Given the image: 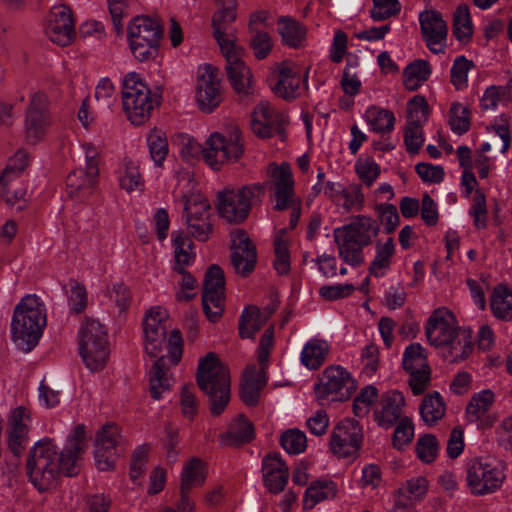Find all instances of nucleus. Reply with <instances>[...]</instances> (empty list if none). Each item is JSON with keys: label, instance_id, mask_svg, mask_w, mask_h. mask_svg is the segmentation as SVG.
<instances>
[{"label": "nucleus", "instance_id": "50", "mask_svg": "<svg viewBox=\"0 0 512 512\" xmlns=\"http://www.w3.org/2000/svg\"><path fill=\"white\" fill-rule=\"evenodd\" d=\"M471 126V113L467 106L455 102L450 107V130L458 135L466 133Z\"/></svg>", "mask_w": 512, "mask_h": 512}, {"label": "nucleus", "instance_id": "45", "mask_svg": "<svg viewBox=\"0 0 512 512\" xmlns=\"http://www.w3.org/2000/svg\"><path fill=\"white\" fill-rule=\"evenodd\" d=\"M150 394L154 400H159L162 394L170 390V382L167 377L164 357H158L150 371Z\"/></svg>", "mask_w": 512, "mask_h": 512}, {"label": "nucleus", "instance_id": "29", "mask_svg": "<svg viewBox=\"0 0 512 512\" xmlns=\"http://www.w3.org/2000/svg\"><path fill=\"white\" fill-rule=\"evenodd\" d=\"M255 437L253 424L240 415L229 426L225 433L219 435V443L224 447H240L251 442Z\"/></svg>", "mask_w": 512, "mask_h": 512}, {"label": "nucleus", "instance_id": "14", "mask_svg": "<svg viewBox=\"0 0 512 512\" xmlns=\"http://www.w3.org/2000/svg\"><path fill=\"white\" fill-rule=\"evenodd\" d=\"M196 100L205 113H211L222 101L219 69L211 64H204L198 69Z\"/></svg>", "mask_w": 512, "mask_h": 512}, {"label": "nucleus", "instance_id": "59", "mask_svg": "<svg viewBox=\"0 0 512 512\" xmlns=\"http://www.w3.org/2000/svg\"><path fill=\"white\" fill-rule=\"evenodd\" d=\"M428 108L425 97L415 95L407 103V122L423 124L428 118Z\"/></svg>", "mask_w": 512, "mask_h": 512}, {"label": "nucleus", "instance_id": "26", "mask_svg": "<svg viewBox=\"0 0 512 512\" xmlns=\"http://www.w3.org/2000/svg\"><path fill=\"white\" fill-rule=\"evenodd\" d=\"M236 13L216 11L212 17L213 36L221 52L238 47L236 45L235 28L233 22Z\"/></svg>", "mask_w": 512, "mask_h": 512}, {"label": "nucleus", "instance_id": "46", "mask_svg": "<svg viewBox=\"0 0 512 512\" xmlns=\"http://www.w3.org/2000/svg\"><path fill=\"white\" fill-rule=\"evenodd\" d=\"M367 123L376 133H389L394 129L395 116L393 112L372 106L365 113Z\"/></svg>", "mask_w": 512, "mask_h": 512}, {"label": "nucleus", "instance_id": "32", "mask_svg": "<svg viewBox=\"0 0 512 512\" xmlns=\"http://www.w3.org/2000/svg\"><path fill=\"white\" fill-rule=\"evenodd\" d=\"M278 117L269 102H260L252 113L251 127L253 132L261 138L271 137L275 124L279 123Z\"/></svg>", "mask_w": 512, "mask_h": 512}, {"label": "nucleus", "instance_id": "28", "mask_svg": "<svg viewBox=\"0 0 512 512\" xmlns=\"http://www.w3.org/2000/svg\"><path fill=\"white\" fill-rule=\"evenodd\" d=\"M267 379L263 368L257 369L255 365L246 368L240 388V398L248 406H255L260 397L261 389L266 385Z\"/></svg>", "mask_w": 512, "mask_h": 512}, {"label": "nucleus", "instance_id": "38", "mask_svg": "<svg viewBox=\"0 0 512 512\" xmlns=\"http://www.w3.org/2000/svg\"><path fill=\"white\" fill-rule=\"evenodd\" d=\"M429 489V482L423 476L413 477L406 480L395 493V497L414 505L422 501Z\"/></svg>", "mask_w": 512, "mask_h": 512}, {"label": "nucleus", "instance_id": "42", "mask_svg": "<svg viewBox=\"0 0 512 512\" xmlns=\"http://www.w3.org/2000/svg\"><path fill=\"white\" fill-rule=\"evenodd\" d=\"M490 307L495 317L512 319V292L506 286H496L491 295Z\"/></svg>", "mask_w": 512, "mask_h": 512}, {"label": "nucleus", "instance_id": "4", "mask_svg": "<svg viewBox=\"0 0 512 512\" xmlns=\"http://www.w3.org/2000/svg\"><path fill=\"white\" fill-rule=\"evenodd\" d=\"M196 383L209 398L211 414L223 413L230 401V373L215 353L209 352L200 359Z\"/></svg>", "mask_w": 512, "mask_h": 512}, {"label": "nucleus", "instance_id": "62", "mask_svg": "<svg viewBox=\"0 0 512 512\" xmlns=\"http://www.w3.org/2000/svg\"><path fill=\"white\" fill-rule=\"evenodd\" d=\"M149 450V445L143 444L138 446L133 452L130 462V479L134 483H137V480L145 473Z\"/></svg>", "mask_w": 512, "mask_h": 512}, {"label": "nucleus", "instance_id": "10", "mask_svg": "<svg viewBox=\"0 0 512 512\" xmlns=\"http://www.w3.org/2000/svg\"><path fill=\"white\" fill-rule=\"evenodd\" d=\"M364 440L362 426L358 421L345 418L332 429L329 448L339 459H355Z\"/></svg>", "mask_w": 512, "mask_h": 512}, {"label": "nucleus", "instance_id": "55", "mask_svg": "<svg viewBox=\"0 0 512 512\" xmlns=\"http://www.w3.org/2000/svg\"><path fill=\"white\" fill-rule=\"evenodd\" d=\"M26 191L23 188H16L11 179L2 180L0 178V196L10 206H16L17 210H23L26 207Z\"/></svg>", "mask_w": 512, "mask_h": 512}, {"label": "nucleus", "instance_id": "44", "mask_svg": "<svg viewBox=\"0 0 512 512\" xmlns=\"http://www.w3.org/2000/svg\"><path fill=\"white\" fill-rule=\"evenodd\" d=\"M264 320L261 318L260 310L257 306H247L239 318V335L242 339H253L255 334L261 329Z\"/></svg>", "mask_w": 512, "mask_h": 512}, {"label": "nucleus", "instance_id": "49", "mask_svg": "<svg viewBox=\"0 0 512 512\" xmlns=\"http://www.w3.org/2000/svg\"><path fill=\"white\" fill-rule=\"evenodd\" d=\"M474 66V62L468 60L463 55L455 58L452 68L450 69V78L456 90H464L467 88L468 73Z\"/></svg>", "mask_w": 512, "mask_h": 512}, {"label": "nucleus", "instance_id": "34", "mask_svg": "<svg viewBox=\"0 0 512 512\" xmlns=\"http://www.w3.org/2000/svg\"><path fill=\"white\" fill-rule=\"evenodd\" d=\"M301 78L294 68L282 65L277 74V82L272 87L273 92L285 100H293L298 96Z\"/></svg>", "mask_w": 512, "mask_h": 512}, {"label": "nucleus", "instance_id": "23", "mask_svg": "<svg viewBox=\"0 0 512 512\" xmlns=\"http://www.w3.org/2000/svg\"><path fill=\"white\" fill-rule=\"evenodd\" d=\"M262 476L265 487L272 493L284 490L289 469L278 452H270L262 459Z\"/></svg>", "mask_w": 512, "mask_h": 512}, {"label": "nucleus", "instance_id": "53", "mask_svg": "<svg viewBox=\"0 0 512 512\" xmlns=\"http://www.w3.org/2000/svg\"><path fill=\"white\" fill-rule=\"evenodd\" d=\"M280 445L291 455L303 453L307 447V438L299 429H288L280 437Z\"/></svg>", "mask_w": 512, "mask_h": 512}, {"label": "nucleus", "instance_id": "7", "mask_svg": "<svg viewBox=\"0 0 512 512\" xmlns=\"http://www.w3.org/2000/svg\"><path fill=\"white\" fill-rule=\"evenodd\" d=\"M79 355L92 372L102 370L109 356L108 333L103 324L86 318L78 331Z\"/></svg>", "mask_w": 512, "mask_h": 512}, {"label": "nucleus", "instance_id": "21", "mask_svg": "<svg viewBox=\"0 0 512 512\" xmlns=\"http://www.w3.org/2000/svg\"><path fill=\"white\" fill-rule=\"evenodd\" d=\"M119 437V428L115 424H106L97 433L94 456L99 470L108 471L114 467Z\"/></svg>", "mask_w": 512, "mask_h": 512}, {"label": "nucleus", "instance_id": "39", "mask_svg": "<svg viewBox=\"0 0 512 512\" xmlns=\"http://www.w3.org/2000/svg\"><path fill=\"white\" fill-rule=\"evenodd\" d=\"M394 254L395 243L393 238H388L384 243L377 242L375 245V257L368 269L369 274L375 277L384 276L391 266Z\"/></svg>", "mask_w": 512, "mask_h": 512}, {"label": "nucleus", "instance_id": "25", "mask_svg": "<svg viewBox=\"0 0 512 512\" xmlns=\"http://www.w3.org/2000/svg\"><path fill=\"white\" fill-rule=\"evenodd\" d=\"M404 404L405 398L400 391H387L381 396L380 409L374 412L375 421L383 428L392 427L401 417Z\"/></svg>", "mask_w": 512, "mask_h": 512}, {"label": "nucleus", "instance_id": "48", "mask_svg": "<svg viewBox=\"0 0 512 512\" xmlns=\"http://www.w3.org/2000/svg\"><path fill=\"white\" fill-rule=\"evenodd\" d=\"M493 402L494 393L489 389L474 394L466 407L467 417L470 421L479 420L489 410Z\"/></svg>", "mask_w": 512, "mask_h": 512}, {"label": "nucleus", "instance_id": "37", "mask_svg": "<svg viewBox=\"0 0 512 512\" xmlns=\"http://www.w3.org/2000/svg\"><path fill=\"white\" fill-rule=\"evenodd\" d=\"M330 346L323 339L313 338L303 347L301 363L310 370L318 369L326 360Z\"/></svg>", "mask_w": 512, "mask_h": 512}, {"label": "nucleus", "instance_id": "57", "mask_svg": "<svg viewBox=\"0 0 512 512\" xmlns=\"http://www.w3.org/2000/svg\"><path fill=\"white\" fill-rule=\"evenodd\" d=\"M119 183L122 189L127 192L134 190H142L144 183L142 176L139 172V167L131 160H125L124 162V173L119 179Z\"/></svg>", "mask_w": 512, "mask_h": 512}, {"label": "nucleus", "instance_id": "3", "mask_svg": "<svg viewBox=\"0 0 512 512\" xmlns=\"http://www.w3.org/2000/svg\"><path fill=\"white\" fill-rule=\"evenodd\" d=\"M377 222L366 215L352 217L350 223L333 230L339 258L352 267L364 263V248L373 243L379 234Z\"/></svg>", "mask_w": 512, "mask_h": 512}, {"label": "nucleus", "instance_id": "40", "mask_svg": "<svg viewBox=\"0 0 512 512\" xmlns=\"http://www.w3.org/2000/svg\"><path fill=\"white\" fill-rule=\"evenodd\" d=\"M453 35L462 44H467L472 38L473 23L467 4H460L454 12Z\"/></svg>", "mask_w": 512, "mask_h": 512}, {"label": "nucleus", "instance_id": "41", "mask_svg": "<svg viewBox=\"0 0 512 512\" xmlns=\"http://www.w3.org/2000/svg\"><path fill=\"white\" fill-rule=\"evenodd\" d=\"M431 73L430 66L425 60H415L410 63L403 71V83L406 89L410 91L417 90Z\"/></svg>", "mask_w": 512, "mask_h": 512}, {"label": "nucleus", "instance_id": "61", "mask_svg": "<svg viewBox=\"0 0 512 512\" xmlns=\"http://www.w3.org/2000/svg\"><path fill=\"white\" fill-rule=\"evenodd\" d=\"M181 412L185 418L192 420L198 413L199 401L192 383L183 385L180 394Z\"/></svg>", "mask_w": 512, "mask_h": 512}, {"label": "nucleus", "instance_id": "43", "mask_svg": "<svg viewBox=\"0 0 512 512\" xmlns=\"http://www.w3.org/2000/svg\"><path fill=\"white\" fill-rule=\"evenodd\" d=\"M419 410L423 421L431 426L445 415L446 405L440 394L434 392L424 397Z\"/></svg>", "mask_w": 512, "mask_h": 512}, {"label": "nucleus", "instance_id": "54", "mask_svg": "<svg viewBox=\"0 0 512 512\" xmlns=\"http://www.w3.org/2000/svg\"><path fill=\"white\" fill-rule=\"evenodd\" d=\"M402 366L406 372L429 366L424 348L419 343H412L406 347L403 353Z\"/></svg>", "mask_w": 512, "mask_h": 512}, {"label": "nucleus", "instance_id": "63", "mask_svg": "<svg viewBox=\"0 0 512 512\" xmlns=\"http://www.w3.org/2000/svg\"><path fill=\"white\" fill-rule=\"evenodd\" d=\"M379 220L387 234L393 233L400 224L397 208L393 204L381 203L376 206Z\"/></svg>", "mask_w": 512, "mask_h": 512}, {"label": "nucleus", "instance_id": "24", "mask_svg": "<svg viewBox=\"0 0 512 512\" xmlns=\"http://www.w3.org/2000/svg\"><path fill=\"white\" fill-rule=\"evenodd\" d=\"M222 54L226 59L227 76L234 90L239 94H249L252 75L250 69L240 58V47L224 51Z\"/></svg>", "mask_w": 512, "mask_h": 512}, {"label": "nucleus", "instance_id": "9", "mask_svg": "<svg viewBox=\"0 0 512 512\" xmlns=\"http://www.w3.org/2000/svg\"><path fill=\"white\" fill-rule=\"evenodd\" d=\"M85 153V169L70 172L66 179L67 193L78 201L86 200L96 189L99 176V153L90 143L82 146Z\"/></svg>", "mask_w": 512, "mask_h": 512}, {"label": "nucleus", "instance_id": "5", "mask_svg": "<svg viewBox=\"0 0 512 512\" xmlns=\"http://www.w3.org/2000/svg\"><path fill=\"white\" fill-rule=\"evenodd\" d=\"M121 96L123 110L133 125L146 123L162 99L161 95L153 93L135 72H130L124 77Z\"/></svg>", "mask_w": 512, "mask_h": 512}, {"label": "nucleus", "instance_id": "13", "mask_svg": "<svg viewBox=\"0 0 512 512\" xmlns=\"http://www.w3.org/2000/svg\"><path fill=\"white\" fill-rule=\"evenodd\" d=\"M184 217L190 234L198 241L205 242L213 230L210 221V203L201 194L184 196Z\"/></svg>", "mask_w": 512, "mask_h": 512}, {"label": "nucleus", "instance_id": "58", "mask_svg": "<svg viewBox=\"0 0 512 512\" xmlns=\"http://www.w3.org/2000/svg\"><path fill=\"white\" fill-rule=\"evenodd\" d=\"M355 171L359 179L370 187L379 177L381 169L372 158L358 159L355 163Z\"/></svg>", "mask_w": 512, "mask_h": 512}, {"label": "nucleus", "instance_id": "18", "mask_svg": "<svg viewBox=\"0 0 512 512\" xmlns=\"http://www.w3.org/2000/svg\"><path fill=\"white\" fill-rule=\"evenodd\" d=\"M422 38L428 49L435 54L445 53L447 24L436 10H425L419 14Z\"/></svg>", "mask_w": 512, "mask_h": 512}, {"label": "nucleus", "instance_id": "60", "mask_svg": "<svg viewBox=\"0 0 512 512\" xmlns=\"http://www.w3.org/2000/svg\"><path fill=\"white\" fill-rule=\"evenodd\" d=\"M134 57L140 61L153 60L158 56L160 41H137L128 40Z\"/></svg>", "mask_w": 512, "mask_h": 512}, {"label": "nucleus", "instance_id": "52", "mask_svg": "<svg viewBox=\"0 0 512 512\" xmlns=\"http://www.w3.org/2000/svg\"><path fill=\"white\" fill-rule=\"evenodd\" d=\"M342 208L345 212L356 211L360 212L364 208L365 196L362 192V187L359 184H351L347 187H344L341 195L340 201Z\"/></svg>", "mask_w": 512, "mask_h": 512}, {"label": "nucleus", "instance_id": "30", "mask_svg": "<svg viewBox=\"0 0 512 512\" xmlns=\"http://www.w3.org/2000/svg\"><path fill=\"white\" fill-rule=\"evenodd\" d=\"M128 40L160 41L163 37V27L148 16H136L128 26Z\"/></svg>", "mask_w": 512, "mask_h": 512}, {"label": "nucleus", "instance_id": "35", "mask_svg": "<svg viewBox=\"0 0 512 512\" xmlns=\"http://www.w3.org/2000/svg\"><path fill=\"white\" fill-rule=\"evenodd\" d=\"M277 26L284 45L296 49L304 46L307 31L303 24L291 17L281 16Z\"/></svg>", "mask_w": 512, "mask_h": 512}, {"label": "nucleus", "instance_id": "47", "mask_svg": "<svg viewBox=\"0 0 512 512\" xmlns=\"http://www.w3.org/2000/svg\"><path fill=\"white\" fill-rule=\"evenodd\" d=\"M174 251V271H181L194 261V254L191 252L193 243L182 232L173 233Z\"/></svg>", "mask_w": 512, "mask_h": 512}, {"label": "nucleus", "instance_id": "36", "mask_svg": "<svg viewBox=\"0 0 512 512\" xmlns=\"http://www.w3.org/2000/svg\"><path fill=\"white\" fill-rule=\"evenodd\" d=\"M206 479V471L204 462L198 458L193 457L187 461L180 475V492H188L193 488L200 487L204 484Z\"/></svg>", "mask_w": 512, "mask_h": 512}, {"label": "nucleus", "instance_id": "12", "mask_svg": "<svg viewBox=\"0 0 512 512\" xmlns=\"http://www.w3.org/2000/svg\"><path fill=\"white\" fill-rule=\"evenodd\" d=\"M354 389L351 374L340 365L326 367L319 382L315 385V393L319 400L345 401L350 398Z\"/></svg>", "mask_w": 512, "mask_h": 512}, {"label": "nucleus", "instance_id": "20", "mask_svg": "<svg viewBox=\"0 0 512 512\" xmlns=\"http://www.w3.org/2000/svg\"><path fill=\"white\" fill-rule=\"evenodd\" d=\"M48 99L42 92H36L32 95L30 105L26 112V137L31 143L40 141L48 125Z\"/></svg>", "mask_w": 512, "mask_h": 512}, {"label": "nucleus", "instance_id": "56", "mask_svg": "<svg viewBox=\"0 0 512 512\" xmlns=\"http://www.w3.org/2000/svg\"><path fill=\"white\" fill-rule=\"evenodd\" d=\"M249 37V46L254 56L259 59H265L272 51L273 43L271 36L263 30H252Z\"/></svg>", "mask_w": 512, "mask_h": 512}, {"label": "nucleus", "instance_id": "8", "mask_svg": "<svg viewBox=\"0 0 512 512\" xmlns=\"http://www.w3.org/2000/svg\"><path fill=\"white\" fill-rule=\"evenodd\" d=\"M243 152L239 127L230 124L224 132H214L209 136L202 155L205 163L213 170L218 171L225 163L236 162Z\"/></svg>", "mask_w": 512, "mask_h": 512}, {"label": "nucleus", "instance_id": "51", "mask_svg": "<svg viewBox=\"0 0 512 512\" xmlns=\"http://www.w3.org/2000/svg\"><path fill=\"white\" fill-rule=\"evenodd\" d=\"M147 144L154 163L161 166L168 154V142L165 134L157 129L152 130L147 136Z\"/></svg>", "mask_w": 512, "mask_h": 512}, {"label": "nucleus", "instance_id": "2", "mask_svg": "<svg viewBox=\"0 0 512 512\" xmlns=\"http://www.w3.org/2000/svg\"><path fill=\"white\" fill-rule=\"evenodd\" d=\"M46 324L44 302L35 294L25 295L13 311L12 341L23 352H30L38 344Z\"/></svg>", "mask_w": 512, "mask_h": 512}, {"label": "nucleus", "instance_id": "33", "mask_svg": "<svg viewBox=\"0 0 512 512\" xmlns=\"http://www.w3.org/2000/svg\"><path fill=\"white\" fill-rule=\"evenodd\" d=\"M337 493L338 487L333 480L325 478L314 480L305 490L303 507L312 509L322 501L333 500Z\"/></svg>", "mask_w": 512, "mask_h": 512}, {"label": "nucleus", "instance_id": "17", "mask_svg": "<svg viewBox=\"0 0 512 512\" xmlns=\"http://www.w3.org/2000/svg\"><path fill=\"white\" fill-rule=\"evenodd\" d=\"M167 313L160 307L151 308L143 320L145 351L151 357H158L167 336Z\"/></svg>", "mask_w": 512, "mask_h": 512}, {"label": "nucleus", "instance_id": "22", "mask_svg": "<svg viewBox=\"0 0 512 512\" xmlns=\"http://www.w3.org/2000/svg\"><path fill=\"white\" fill-rule=\"evenodd\" d=\"M46 34L52 42L60 46H67L72 42L75 37V26L69 7L59 5L52 9Z\"/></svg>", "mask_w": 512, "mask_h": 512}, {"label": "nucleus", "instance_id": "6", "mask_svg": "<svg viewBox=\"0 0 512 512\" xmlns=\"http://www.w3.org/2000/svg\"><path fill=\"white\" fill-rule=\"evenodd\" d=\"M266 191V183H251L238 189L226 188L217 194L216 208L228 223H243L254 206L259 205Z\"/></svg>", "mask_w": 512, "mask_h": 512}, {"label": "nucleus", "instance_id": "27", "mask_svg": "<svg viewBox=\"0 0 512 512\" xmlns=\"http://www.w3.org/2000/svg\"><path fill=\"white\" fill-rule=\"evenodd\" d=\"M472 349V330L459 327L455 315L450 312V355L453 361L466 359Z\"/></svg>", "mask_w": 512, "mask_h": 512}, {"label": "nucleus", "instance_id": "31", "mask_svg": "<svg viewBox=\"0 0 512 512\" xmlns=\"http://www.w3.org/2000/svg\"><path fill=\"white\" fill-rule=\"evenodd\" d=\"M448 309L437 308L429 317L425 326V335L428 342L435 347L448 344Z\"/></svg>", "mask_w": 512, "mask_h": 512}, {"label": "nucleus", "instance_id": "15", "mask_svg": "<svg viewBox=\"0 0 512 512\" xmlns=\"http://www.w3.org/2000/svg\"><path fill=\"white\" fill-rule=\"evenodd\" d=\"M505 479L502 469L492 463L477 460L467 471V483L475 495H485L499 489Z\"/></svg>", "mask_w": 512, "mask_h": 512}, {"label": "nucleus", "instance_id": "19", "mask_svg": "<svg viewBox=\"0 0 512 512\" xmlns=\"http://www.w3.org/2000/svg\"><path fill=\"white\" fill-rule=\"evenodd\" d=\"M270 181L265 182L266 187L270 185V189L275 191L274 197L276 204L275 210H285L290 207L294 195V181L292 171L288 164L284 163L280 166L270 164L267 169Z\"/></svg>", "mask_w": 512, "mask_h": 512}, {"label": "nucleus", "instance_id": "11", "mask_svg": "<svg viewBox=\"0 0 512 512\" xmlns=\"http://www.w3.org/2000/svg\"><path fill=\"white\" fill-rule=\"evenodd\" d=\"M225 277L218 265H211L204 277L202 290L203 311L210 322H217L224 312Z\"/></svg>", "mask_w": 512, "mask_h": 512}, {"label": "nucleus", "instance_id": "16", "mask_svg": "<svg viewBox=\"0 0 512 512\" xmlns=\"http://www.w3.org/2000/svg\"><path fill=\"white\" fill-rule=\"evenodd\" d=\"M230 236L231 263L236 273L246 277L254 270L257 262L256 246L243 229L231 232Z\"/></svg>", "mask_w": 512, "mask_h": 512}, {"label": "nucleus", "instance_id": "1", "mask_svg": "<svg viewBox=\"0 0 512 512\" xmlns=\"http://www.w3.org/2000/svg\"><path fill=\"white\" fill-rule=\"evenodd\" d=\"M85 448V426L82 424L74 428L62 451L50 439L37 442L27 460L30 482L39 492L56 488L61 476L72 477L79 473L80 455Z\"/></svg>", "mask_w": 512, "mask_h": 512}, {"label": "nucleus", "instance_id": "64", "mask_svg": "<svg viewBox=\"0 0 512 512\" xmlns=\"http://www.w3.org/2000/svg\"><path fill=\"white\" fill-rule=\"evenodd\" d=\"M438 452V442L435 436L431 434L420 437L416 444V453L418 458L425 462L434 461Z\"/></svg>", "mask_w": 512, "mask_h": 512}]
</instances>
